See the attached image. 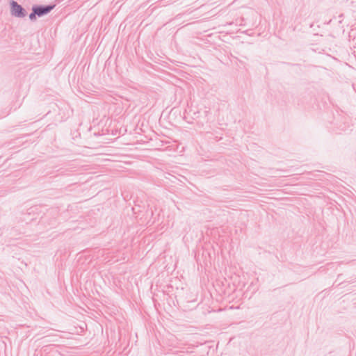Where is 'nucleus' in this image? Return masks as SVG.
Returning <instances> with one entry per match:
<instances>
[{
	"mask_svg": "<svg viewBox=\"0 0 356 356\" xmlns=\"http://www.w3.org/2000/svg\"><path fill=\"white\" fill-rule=\"evenodd\" d=\"M51 8L52 7L51 6H47L45 8L37 7L33 8V12H35V13H36L38 16H41L49 12Z\"/></svg>",
	"mask_w": 356,
	"mask_h": 356,
	"instance_id": "obj_1",
	"label": "nucleus"
},
{
	"mask_svg": "<svg viewBox=\"0 0 356 356\" xmlns=\"http://www.w3.org/2000/svg\"><path fill=\"white\" fill-rule=\"evenodd\" d=\"M22 8L20 6H19L17 3L13 2L12 4V12L15 15H19V14L22 13Z\"/></svg>",
	"mask_w": 356,
	"mask_h": 356,
	"instance_id": "obj_2",
	"label": "nucleus"
},
{
	"mask_svg": "<svg viewBox=\"0 0 356 356\" xmlns=\"http://www.w3.org/2000/svg\"><path fill=\"white\" fill-rule=\"evenodd\" d=\"M35 15H37L36 13H35V12L33 13H31L29 16L30 19H33L35 18Z\"/></svg>",
	"mask_w": 356,
	"mask_h": 356,
	"instance_id": "obj_3",
	"label": "nucleus"
}]
</instances>
